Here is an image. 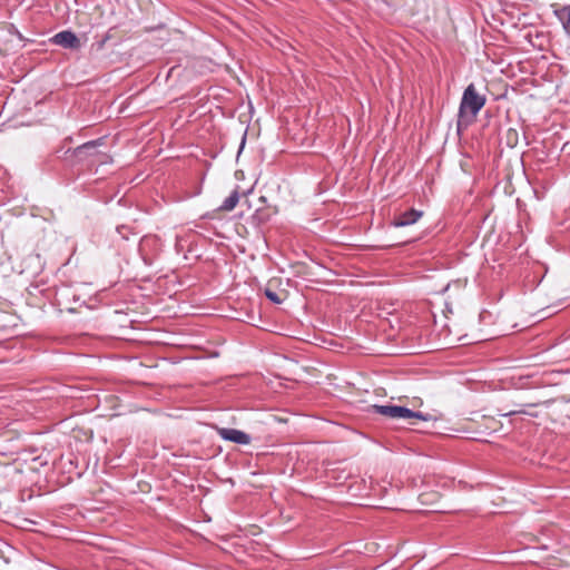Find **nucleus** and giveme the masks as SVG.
I'll use <instances>...</instances> for the list:
<instances>
[{"mask_svg":"<svg viewBox=\"0 0 570 570\" xmlns=\"http://www.w3.org/2000/svg\"><path fill=\"white\" fill-rule=\"evenodd\" d=\"M125 228L124 226L118 227V232L121 233V229Z\"/></svg>","mask_w":570,"mask_h":570,"instance_id":"nucleus-14","label":"nucleus"},{"mask_svg":"<svg viewBox=\"0 0 570 570\" xmlns=\"http://www.w3.org/2000/svg\"><path fill=\"white\" fill-rule=\"evenodd\" d=\"M239 202L238 188L234 189L233 193L222 203L218 210L232 212Z\"/></svg>","mask_w":570,"mask_h":570,"instance_id":"nucleus-7","label":"nucleus"},{"mask_svg":"<svg viewBox=\"0 0 570 570\" xmlns=\"http://www.w3.org/2000/svg\"><path fill=\"white\" fill-rule=\"evenodd\" d=\"M271 215L263 209H257L255 214L253 215V219L256 220L258 224H264L269 220Z\"/></svg>","mask_w":570,"mask_h":570,"instance_id":"nucleus-10","label":"nucleus"},{"mask_svg":"<svg viewBox=\"0 0 570 570\" xmlns=\"http://www.w3.org/2000/svg\"><path fill=\"white\" fill-rule=\"evenodd\" d=\"M423 213L421 210H416L414 208L406 210L400 214L393 222V226L403 227L415 224L421 217Z\"/></svg>","mask_w":570,"mask_h":570,"instance_id":"nucleus-6","label":"nucleus"},{"mask_svg":"<svg viewBox=\"0 0 570 570\" xmlns=\"http://www.w3.org/2000/svg\"><path fill=\"white\" fill-rule=\"evenodd\" d=\"M156 243H157V240L155 237H144L141 239L140 245H139V250H140L141 256L146 263H150V261H148V258L146 257L145 250L147 247L155 245Z\"/></svg>","mask_w":570,"mask_h":570,"instance_id":"nucleus-9","label":"nucleus"},{"mask_svg":"<svg viewBox=\"0 0 570 570\" xmlns=\"http://www.w3.org/2000/svg\"><path fill=\"white\" fill-rule=\"evenodd\" d=\"M372 413L380 414L385 417L390 419H403V420H422V421H431L434 420V417L429 413H422L413 411L405 406L394 405V404H386V405H372L371 407Z\"/></svg>","mask_w":570,"mask_h":570,"instance_id":"nucleus-3","label":"nucleus"},{"mask_svg":"<svg viewBox=\"0 0 570 570\" xmlns=\"http://www.w3.org/2000/svg\"><path fill=\"white\" fill-rule=\"evenodd\" d=\"M104 145V138L87 141L75 149H67L63 153L62 159L69 166L82 165L86 167L96 166V157L108 158V155L98 150V147Z\"/></svg>","mask_w":570,"mask_h":570,"instance_id":"nucleus-2","label":"nucleus"},{"mask_svg":"<svg viewBox=\"0 0 570 570\" xmlns=\"http://www.w3.org/2000/svg\"><path fill=\"white\" fill-rule=\"evenodd\" d=\"M96 166L98 165H104V164H109L111 163V157L108 155V158H104V157H96Z\"/></svg>","mask_w":570,"mask_h":570,"instance_id":"nucleus-12","label":"nucleus"},{"mask_svg":"<svg viewBox=\"0 0 570 570\" xmlns=\"http://www.w3.org/2000/svg\"><path fill=\"white\" fill-rule=\"evenodd\" d=\"M519 413L527 414V412L524 410H518V411H510V412L503 414V416H511V415L519 414Z\"/></svg>","mask_w":570,"mask_h":570,"instance_id":"nucleus-13","label":"nucleus"},{"mask_svg":"<svg viewBox=\"0 0 570 570\" xmlns=\"http://www.w3.org/2000/svg\"><path fill=\"white\" fill-rule=\"evenodd\" d=\"M560 21L567 32H570V6L564 7L558 13Z\"/></svg>","mask_w":570,"mask_h":570,"instance_id":"nucleus-8","label":"nucleus"},{"mask_svg":"<svg viewBox=\"0 0 570 570\" xmlns=\"http://www.w3.org/2000/svg\"><path fill=\"white\" fill-rule=\"evenodd\" d=\"M55 45L61 46L67 49L80 48V40L78 37L69 30H63L55 35L51 39Z\"/></svg>","mask_w":570,"mask_h":570,"instance_id":"nucleus-5","label":"nucleus"},{"mask_svg":"<svg viewBox=\"0 0 570 570\" xmlns=\"http://www.w3.org/2000/svg\"><path fill=\"white\" fill-rule=\"evenodd\" d=\"M218 435L229 442H234L236 444L247 445L250 443L252 438L249 434L232 428H220L218 429Z\"/></svg>","mask_w":570,"mask_h":570,"instance_id":"nucleus-4","label":"nucleus"},{"mask_svg":"<svg viewBox=\"0 0 570 570\" xmlns=\"http://www.w3.org/2000/svg\"><path fill=\"white\" fill-rule=\"evenodd\" d=\"M485 102L487 97L476 90L474 83H470L464 89L456 119L458 132L466 129L475 120L479 111L484 107Z\"/></svg>","mask_w":570,"mask_h":570,"instance_id":"nucleus-1","label":"nucleus"},{"mask_svg":"<svg viewBox=\"0 0 570 570\" xmlns=\"http://www.w3.org/2000/svg\"><path fill=\"white\" fill-rule=\"evenodd\" d=\"M265 295H266V297H267L271 302H273V303H275V304H281V303L283 302V301H282V298L277 295V293H275L274 291H272V289H269V288H266V289H265Z\"/></svg>","mask_w":570,"mask_h":570,"instance_id":"nucleus-11","label":"nucleus"}]
</instances>
